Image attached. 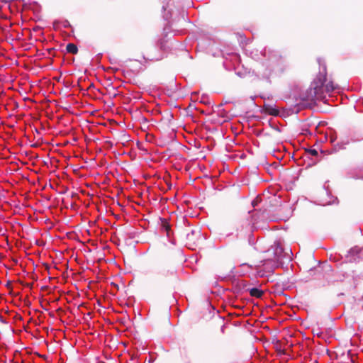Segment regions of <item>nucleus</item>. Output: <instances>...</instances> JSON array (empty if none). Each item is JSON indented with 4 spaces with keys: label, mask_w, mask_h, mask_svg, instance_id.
<instances>
[{
    "label": "nucleus",
    "mask_w": 363,
    "mask_h": 363,
    "mask_svg": "<svg viewBox=\"0 0 363 363\" xmlns=\"http://www.w3.org/2000/svg\"><path fill=\"white\" fill-rule=\"evenodd\" d=\"M262 201V198L260 196H257L252 202V205L255 207Z\"/></svg>",
    "instance_id": "6"
},
{
    "label": "nucleus",
    "mask_w": 363,
    "mask_h": 363,
    "mask_svg": "<svg viewBox=\"0 0 363 363\" xmlns=\"http://www.w3.org/2000/svg\"><path fill=\"white\" fill-rule=\"evenodd\" d=\"M67 52L71 54H77L78 52V48L76 45L73 43H68L66 46Z\"/></svg>",
    "instance_id": "5"
},
{
    "label": "nucleus",
    "mask_w": 363,
    "mask_h": 363,
    "mask_svg": "<svg viewBox=\"0 0 363 363\" xmlns=\"http://www.w3.org/2000/svg\"><path fill=\"white\" fill-rule=\"evenodd\" d=\"M248 291L251 296L256 298H261L264 294L262 290H260L257 288L249 289Z\"/></svg>",
    "instance_id": "4"
},
{
    "label": "nucleus",
    "mask_w": 363,
    "mask_h": 363,
    "mask_svg": "<svg viewBox=\"0 0 363 363\" xmlns=\"http://www.w3.org/2000/svg\"><path fill=\"white\" fill-rule=\"evenodd\" d=\"M262 112L273 116H277L279 114V109H277L274 105L267 103L264 104Z\"/></svg>",
    "instance_id": "3"
},
{
    "label": "nucleus",
    "mask_w": 363,
    "mask_h": 363,
    "mask_svg": "<svg viewBox=\"0 0 363 363\" xmlns=\"http://www.w3.org/2000/svg\"><path fill=\"white\" fill-rule=\"evenodd\" d=\"M176 278V272L167 267H158L152 272V279L157 284H167Z\"/></svg>",
    "instance_id": "2"
},
{
    "label": "nucleus",
    "mask_w": 363,
    "mask_h": 363,
    "mask_svg": "<svg viewBox=\"0 0 363 363\" xmlns=\"http://www.w3.org/2000/svg\"><path fill=\"white\" fill-rule=\"evenodd\" d=\"M0 321L4 324L6 323V321L5 320V319L4 318L3 316L0 315Z\"/></svg>",
    "instance_id": "9"
},
{
    "label": "nucleus",
    "mask_w": 363,
    "mask_h": 363,
    "mask_svg": "<svg viewBox=\"0 0 363 363\" xmlns=\"http://www.w3.org/2000/svg\"><path fill=\"white\" fill-rule=\"evenodd\" d=\"M306 152L313 156H317L318 154L315 149H308Z\"/></svg>",
    "instance_id": "7"
},
{
    "label": "nucleus",
    "mask_w": 363,
    "mask_h": 363,
    "mask_svg": "<svg viewBox=\"0 0 363 363\" xmlns=\"http://www.w3.org/2000/svg\"><path fill=\"white\" fill-rule=\"evenodd\" d=\"M318 63L320 65V71L317 77L312 83L313 89V96L317 99L320 97L323 87H325V89L327 92H331L338 87V86L337 84H334L333 82L332 81H330L325 84L327 77L326 65L325 62H322L321 60H318Z\"/></svg>",
    "instance_id": "1"
},
{
    "label": "nucleus",
    "mask_w": 363,
    "mask_h": 363,
    "mask_svg": "<svg viewBox=\"0 0 363 363\" xmlns=\"http://www.w3.org/2000/svg\"><path fill=\"white\" fill-rule=\"evenodd\" d=\"M359 257H363V249H362V250H361L359 251Z\"/></svg>",
    "instance_id": "10"
},
{
    "label": "nucleus",
    "mask_w": 363,
    "mask_h": 363,
    "mask_svg": "<svg viewBox=\"0 0 363 363\" xmlns=\"http://www.w3.org/2000/svg\"><path fill=\"white\" fill-rule=\"evenodd\" d=\"M162 226L168 233L170 229V227L165 220H162Z\"/></svg>",
    "instance_id": "8"
},
{
    "label": "nucleus",
    "mask_w": 363,
    "mask_h": 363,
    "mask_svg": "<svg viewBox=\"0 0 363 363\" xmlns=\"http://www.w3.org/2000/svg\"><path fill=\"white\" fill-rule=\"evenodd\" d=\"M186 363H191V362L189 359H188V361Z\"/></svg>",
    "instance_id": "11"
}]
</instances>
